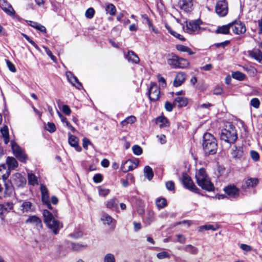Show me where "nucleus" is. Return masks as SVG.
I'll return each instance as SVG.
<instances>
[{
	"mask_svg": "<svg viewBox=\"0 0 262 262\" xmlns=\"http://www.w3.org/2000/svg\"><path fill=\"white\" fill-rule=\"evenodd\" d=\"M195 179L198 185L202 189L208 191L214 189L213 185L204 168H200L196 172Z\"/></svg>",
	"mask_w": 262,
	"mask_h": 262,
	"instance_id": "nucleus-1",
	"label": "nucleus"
},
{
	"mask_svg": "<svg viewBox=\"0 0 262 262\" xmlns=\"http://www.w3.org/2000/svg\"><path fill=\"white\" fill-rule=\"evenodd\" d=\"M202 145L206 154L214 155L216 152L217 141L211 134L206 133L204 134Z\"/></svg>",
	"mask_w": 262,
	"mask_h": 262,
	"instance_id": "nucleus-2",
	"label": "nucleus"
},
{
	"mask_svg": "<svg viewBox=\"0 0 262 262\" xmlns=\"http://www.w3.org/2000/svg\"><path fill=\"white\" fill-rule=\"evenodd\" d=\"M42 214L45 223L53 231L55 234H57L59 229L62 227V225L59 221L54 218L53 214L49 211L44 209Z\"/></svg>",
	"mask_w": 262,
	"mask_h": 262,
	"instance_id": "nucleus-3",
	"label": "nucleus"
},
{
	"mask_svg": "<svg viewBox=\"0 0 262 262\" xmlns=\"http://www.w3.org/2000/svg\"><path fill=\"white\" fill-rule=\"evenodd\" d=\"M220 138L222 140L230 144L234 143L237 139V135L233 125L229 124L222 130Z\"/></svg>",
	"mask_w": 262,
	"mask_h": 262,
	"instance_id": "nucleus-4",
	"label": "nucleus"
},
{
	"mask_svg": "<svg viewBox=\"0 0 262 262\" xmlns=\"http://www.w3.org/2000/svg\"><path fill=\"white\" fill-rule=\"evenodd\" d=\"M167 63L174 69H184L187 68L189 62L185 58H180L174 54L168 55Z\"/></svg>",
	"mask_w": 262,
	"mask_h": 262,
	"instance_id": "nucleus-5",
	"label": "nucleus"
},
{
	"mask_svg": "<svg viewBox=\"0 0 262 262\" xmlns=\"http://www.w3.org/2000/svg\"><path fill=\"white\" fill-rule=\"evenodd\" d=\"M14 155L21 162L26 163L28 156L24 149L20 148L14 141L11 142Z\"/></svg>",
	"mask_w": 262,
	"mask_h": 262,
	"instance_id": "nucleus-6",
	"label": "nucleus"
},
{
	"mask_svg": "<svg viewBox=\"0 0 262 262\" xmlns=\"http://www.w3.org/2000/svg\"><path fill=\"white\" fill-rule=\"evenodd\" d=\"M182 182L185 188L193 192L199 193V189L195 185L191 178L187 174H183Z\"/></svg>",
	"mask_w": 262,
	"mask_h": 262,
	"instance_id": "nucleus-7",
	"label": "nucleus"
},
{
	"mask_svg": "<svg viewBox=\"0 0 262 262\" xmlns=\"http://www.w3.org/2000/svg\"><path fill=\"white\" fill-rule=\"evenodd\" d=\"M149 98L151 101H156L159 99L160 91L159 87L155 83L151 82L148 91Z\"/></svg>",
	"mask_w": 262,
	"mask_h": 262,
	"instance_id": "nucleus-8",
	"label": "nucleus"
},
{
	"mask_svg": "<svg viewBox=\"0 0 262 262\" xmlns=\"http://www.w3.org/2000/svg\"><path fill=\"white\" fill-rule=\"evenodd\" d=\"M216 13L220 16H225L228 13L227 2L225 0L219 1L215 6Z\"/></svg>",
	"mask_w": 262,
	"mask_h": 262,
	"instance_id": "nucleus-9",
	"label": "nucleus"
},
{
	"mask_svg": "<svg viewBox=\"0 0 262 262\" xmlns=\"http://www.w3.org/2000/svg\"><path fill=\"white\" fill-rule=\"evenodd\" d=\"M230 27L233 33L238 35L244 34L246 31L245 24L240 21H235L230 24Z\"/></svg>",
	"mask_w": 262,
	"mask_h": 262,
	"instance_id": "nucleus-10",
	"label": "nucleus"
},
{
	"mask_svg": "<svg viewBox=\"0 0 262 262\" xmlns=\"http://www.w3.org/2000/svg\"><path fill=\"white\" fill-rule=\"evenodd\" d=\"M139 161L136 160L135 161L128 159L125 161L121 165V169L123 172H127L135 169L139 165Z\"/></svg>",
	"mask_w": 262,
	"mask_h": 262,
	"instance_id": "nucleus-11",
	"label": "nucleus"
},
{
	"mask_svg": "<svg viewBox=\"0 0 262 262\" xmlns=\"http://www.w3.org/2000/svg\"><path fill=\"white\" fill-rule=\"evenodd\" d=\"M0 7L8 15L14 17L15 11L12 6L5 0H0Z\"/></svg>",
	"mask_w": 262,
	"mask_h": 262,
	"instance_id": "nucleus-12",
	"label": "nucleus"
},
{
	"mask_svg": "<svg viewBox=\"0 0 262 262\" xmlns=\"http://www.w3.org/2000/svg\"><path fill=\"white\" fill-rule=\"evenodd\" d=\"M40 191L41 193V200L42 202L43 203V204L47 205V207L49 209L52 210L53 208L49 201V192L47 187L43 185H41Z\"/></svg>",
	"mask_w": 262,
	"mask_h": 262,
	"instance_id": "nucleus-13",
	"label": "nucleus"
},
{
	"mask_svg": "<svg viewBox=\"0 0 262 262\" xmlns=\"http://www.w3.org/2000/svg\"><path fill=\"white\" fill-rule=\"evenodd\" d=\"M200 20H192L189 21L186 25V30L189 33H198L200 29Z\"/></svg>",
	"mask_w": 262,
	"mask_h": 262,
	"instance_id": "nucleus-14",
	"label": "nucleus"
},
{
	"mask_svg": "<svg viewBox=\"0 0 262 262\" xmlns=\"http://www.w3.org/2000/svg\"><path fill=\"white\" fill-rule=\"evenodd\" d=\"M193 5L192 0H179L178 1L179 8L185 12L192 11Z\"/></svg>",
	"mask_w": 262,
	"mask_h": 262,
	"instance_id": "nucleus-15",
	"label": "nucleus"
},
{
	"mask_svg": "<svg viewBox=\"0 0 262 262\" xmlns=\"http://www.w3.org/2000/svg\"><path fill=\"white\" fill-rule=\"evenodd\" d=\"M13 183L17 187H23L26 184V180L20 173H17L13 175Z\"/></svg>",
	"mask_w": 262,
	"mask_h": 262,
	"instance_id": "nucleus-16",
	"label": "nucleus"
},
{
	"mask_svg": "<svg viewBox=\"0 0 262 262\" xmlns=\"http://www.w3.org/2000/svg\"><path fill=\"white\" fill-rule=\"evenodd\" d=\"M224 191L231 198H237L239 194V190L234 185L228 186Z\"/></svg>",
	"mask_w": 262,
	"mask_h": 262,
	"instance_id": "nucleus-17",
	"label": "nucleus"
},
{
	"mask_svg": "<svg viewBox=\"0 0 262 262\" xmlns=\"http://www.w3.org/2000/svg\"><path fill=\"white\" fill-rule=\"evenodd\" d=\"M68 142L69 144L72 147H74L76 151L78 152L81 151L82 148L78 144V139L75 136L69 134Z\"/></svg>",
	"mask_w": 262,
	"mask_h": 262,
	"instance_id": "nucleus-18",
	"label": "nucleus"
},
{
	"mask_svg": "<svg viewBox=\"0 0 262 262\" xmlns=\"http://www.w3.org/2000/svg\"><path fill=\"white\" fill-rule=\"evenodd\" d=\"M258 183V180L256 178H249L246 180L242 186V187L244 189H247L250 188H254L255 187Z\"/></svg>",
	"mask_w": 262,
	"mask_h": 262,
	"instance_id": "nucleus-19",
	"label": "nucleus"
},
{
	"mask_svg": "<svg viewBox=\"0 0 262 262\" xmlns=\"http://www.w3.org/2000/svg\"><path fill=\"white\" fill-rule=\"evenodd\" d=\"M186 74L184 72H179L173 81V85L175 87H178L182 84L186 80Z\"/></svg>",
	"mask_w": 262,
	"mask_h": 262,
	"instance_id": "nucleus-20",
	"label": "nucleus"
},
{
	"mask_svg": "<svg viewBox=\"0 0 262 262\" xmlns=\"http://www.w3.org/2000/svg\"><path fill=\"white\" fill-rule=\"evenodd\" d=\"M20 210L23 213H29L33 211L32 203L28 201H23L19 207Z\"/></svg>",
	"mask_w": 262,
	"mask_h": 262,
	"instance_id": "nucleus-21",
	"label": "nucleus"
},
{
	"mask_svg": "<svg viewBox=\"0 0 262 262\" xmlns=\"http://www.w3.org/2000/svg\"><path fill=\"white\" fill-rule=\"evenodd\" d=\"M66 76L69 82L76 88L80 89L82 86L81 84L78 81L77 78L71 72H67Z\"/></svg>",
	"mask_w": 262,
	"mask_h": 262,
	"instance_id": "nucleus-22",
	"label": "nucleus"
},
{
	"mask_svg": "<svg viewBox=\"0 0 262 262\" xmlns=\"http://www.w3.org/2000/svg\"><path fill=\"white\" fill-rule=\"evenodd\" d=\"M231 154L234 159H241L243 157L244 152L242 146H233Z\"/></svg>",
	"mask_w": 262,
	"mask_h": 262,
	"instance_id": "nucleus-23",
	"label": "nucleus"
},
{
	"mask_svg": "<svg viewBox=\"0 0 262 262\" xmlns=\"http://www.w3.org/2000/svg\"><path fill=\"white\" fill-rule=\"evenodd\" d=\"M178 249H183L186 252L192 255H196L199 252V250L198 248L191 244L186 245L182 247H178Z\"/></svg>",
	"mask_w": 262,
	"mask_h": 262,
	"instance_id": "nucleus-24",
	"label": "nucleus"
},
{
	"mask_svg": "<svg viewBox=\"0 0 262 262\" xmlns=\"http://www.w3.org/2000/svg\"><path fill=\"white\" fill-rule=\"evenodd\" d=\"M250 57L255 59L259 62L262 60V52L258 49H254L248 51Z\"/></svg>",
	"mask_w": 262,
	"mask_h": 262,
	"instance_id": "nucleus-25",
	"label": "nucleus"
},
{
	"mask_svg": "<svg viewBox=\"0 0 262 262\" xmlns=\"http://www.w3.org/2000/svg\"><path fill=\"white\" fill-rule=\"evenodd\" d=\"M6 164L8 166V170L10 172L11 170L15 169L18 166L17 160L12 157H8L6 159Z\"/></svg>",
	"mask_w": 262,
	"mask_h": 262,
	"instance_id": "nucleus-26",
	"label": "nucleus"
},
{
	"mask_svg": "<svg viewBox=\"0 0 262 262\" xmlns=\"http://www.w3.org/2000/svg\"><path fill=\"white\" fill-rule=\"evenodd\" d=\"M125 56L129 62H132L134 63H138L140 61L139 57L133 51H128L127 54H125Z\"/></svg>",
	"mask_w": 262,
	"mask_h": 262,
	"instance_id": "nucleus-27",
	"label": "nucleus"
},
{
	"mask_svg": "<svg viewBox=\"0 0 262 262\" xmlns=\"http://www.w3.org/2000/svg\"><path fill=\"white\" fill-rule=\"evenodd\" d=\"M188 100L183 97H178L173 101V105L178 107L186 106L188 104Z\"/></svg>",
	"mask_w": 262,
	"mask_h": 262,
	"instance_id": "nucleus-28",
	"label": "nucleus"
},
{
	"mask_svg": "<svg viewBox=\"0 0 262 262\" xmlns=\"http://www.w3.org/2000/svg\"><path fill=\"white\" fill-rule=\"evenodd\" d=\"M26 223L32 224L36 227H41L42 226L41 220L35 215L29 216Z\"/></svg>",
	"mask_w": 262,
	"mask_h": 262,
	"instance_id": "nucleus-29",
	"label": "nucleus"
},
{
	"mask_svg": "<svg viewBox=\"0 0 262 262\" xmlns=\"http://www.w3.org/2000/svg\"><path fill=\"white\" fill-rule=\"evenodd\" d=\"M10 172L6 168L5 164L0 165V178H2L4 181H6L10 175Z\"/></svg>",
	"mask_w": 262,
	"mask_h": 262,
	"instance_id": "nucleus-30",
	"label": "nucleus"
},
{
	"mask_svg": "<svg viewBox=\"0 0 262 262\" xmlns=\"http://www.w3.org/2000/svg\"><path fill=\"white\" fill-rule=\"evenodd\" d=\"M13 191V189L12 184L11 183H7L5 181V191L3 192V196L8 197L10 196Z\"/></svg>",
	"mask_w": 262,
	"mask_h": 262,
	"instance_id": "nucleus-31",
	"label": "nucleus"
},
{
	"mask_svg": "<svg viewBox=\"0 0 262 262\" xmlns=\"http://www.w3.org/2000/svg\"><path fill=\"white\" fill-rule=\"evenodd\" d=\"M157 123L160 128L168 127L169 126L167 119L164 116H160L157 118Z\"/></svg>",
	"mask_w": 262,
	"mask_h": 262,
	"instance_id": "nucleus-32",
	"label": "nucleus"
},
{
	"mask_svg": "<svg viewBox=\"0 0 262 262\" xmlns=\"http://www.w3.org/2000/svg\"><path fill=\"white\" fill-rule=\"evenodd\" d=\"M101 220L104 224H107L108 225L112 224L113 226H115L116 223V221L107 214H104L101 217Z\"/></svg>",
	"mask_w": 262,
	"mask_h": 262,
	"instance_id": "nucleus-33",
	"label": "nucleus"
},
{
	"mask_svg": "<svg viewBox=\"0 0 262 262\" xmlns=\"http://www.w3.org/2000/svg\"><path fill=\"white\" fill-rule=\"evenodd\" d=\"M57 114L58 115V116L61 119V121L62 123H65L66 126L70 129L72 132H74L75 131V129L74 127H73L70 123L68 121V119L66 117L63 116L60 112H59L58 110H57Z\"/></svg>",
	"mask_w": 262,
	"mask_h": 262,
	"instance_id": "nucleus-34",
	"label": "nucleus"
},
{
	"mask_svg": "<svg viewBox=\"0 0 262 262\" xmlns=\"http://www.w3.org/2000/svg\"><path fill=\"white\" fill-rule=\"evenodd\" d=\"M1 134L4 138V142L7 144L9 142V136L8 127L5 125L1 129Z\"/></svg>",
	"mask_w": 262,
	"mask_h": 262,
	"instance_id": "nucleus-35",
	"label": "nucleus"
},
{
	"mask_svg": "<svg viewBox=\"0 0 262 262\" xmlns=\"http://www.w3.org/2000/svg\"><path fill=\"white\" fill-rule=\"evenodd\" d=\"M219 228V226L216 224L215 225L208 224V225H205L200 226L199 227V230L200 232H202L204 230H211L212 231H215Z\"/></svg>",
	"mask_w": 262,
	"mask_h": 262,
	"instance_id": "nucleus-36",
	"label": "nucleus"
},
{
	"mask_svg": "<svg viewBox=\"0 0 262 262\" xmlns=\"http://www.w3.org/2000/svg\"><path fill=\"white\" fill-rule=\"evenodd\" d=\"M28 24L30 25L33 28H35L36 29L40 31L41 32H46V28L41 25V24L32 21H28Z\"/></svg>",
	"mask_w": 262,
	"mask_h": 262,
	"instance_id": "nucleus-37",
	"label": "nucleus"
},
{
	"mask_svg": "<svg viewBox=\"0 0 262 262\" xmlns=\"http://www.w3.org/2000/svg\"><path fill=\"white\" fill-rule=\"evenodd\" d=\"M144 173L145 176L149 180H151L154 177V173L152 168L149 166H146L144 168Z\"/></svg>",
	"mask_w": 262,
	"mask_h": 262,
	"instance_id": "nucleus-38",
	"label": "nucleus"
},
{
	"mask_svg": "<svg viewBox=\"0 0 262 262\" xmlns=\"http://www.w3.org/2000/svg\"><path fill=\"white\" fill-rule=\"evenodd\" d=\"M230 28V24H229L227 25H225L219 27L216 32L217 33L227 34L229 33V30Z\"/></svg>",
	"mask_w": 262,
	"mask_h": 262,
	"instance_id": "nucleus-39",
	"label": "nucleus"
},
{
	"mask_svg": "<svg viewBox=\"0 0 262 262\" xmlns=\"http://www.w3.org/2000/svg\"><path fill=\"white\" fill-rule=\"evenodd\" d=\"M118 201L116 198H113L109 200L106 206L110 209H117L118 208Z\"/></svg>",
	"mask_w": 262,
	"mask_h": 262,
	"instance_id": "nucleus-40",
	"label": "nucleus"
},
{
	"mask_svg": "<svg viewBox=\"0 0 262 262\" xmlns=\"http://www.w3.org/2000/svg\"><path fill=\"white\" fill-rule=\"evenodd\" d=\"M28 183L29 184L34 186L38 184L37 178L32 173H28Z\"/></svg>",
	"mask_w": 262,
	"mask_h": 262,
	"instance_id": "nucleus-41",
	"label": "nucleus"
},
{
	"mask_svg": "<svg viewBox=\"0 0 262 262\" xmlns=\"http://www.w3.org/2000/svg\"><path fill=\"white\" fill-rule=\"evenodd\" d=\"M177 49L181 52H187L189 55L193 54V52L188 47L182 45H179L176 46Z\"/></svg>",
	"mask_w": 262,
	"mask_h": 262,
	"instance_id": "nucleus-42",
	"label": "nucleus"
},
{
	"mask_svg": "<svg viewBox=\"0 0 262 262\" xmlns=\"http://www.w3.org/2000/svg\"><path fill=\"white\" fill-rule=\"evenodd\" d=\"M211 106V104L209 103L198 104L196 107V109L199 112H201L203 110H206V112L208 113L209 111L210 110V107Z\"/></svg>",
	"mask_w": 262,
	"mask_h": 262,
	"instance_id": "nucleus-43",
	"label": "nucleus"
},
{
	"mask_svg": "<svg viewBox=\"0 0 262 262\" xmlns=\"http://www.w3.org/2000/svg\"><path fill=\"white\" fill-rule=\"evenodd\" d=\"M232 76L234 79L240 81L244 80L246 77L245 74L239 71L232 73Z\"/></svg>",
	"mask_w": 262,
	"mask_h": 262,
	"instance_id": "nucleus-44",
	"label": "nucleus"
},
{
	"mask_svg": "<svg viewBox=\"0 0 262 262\" xmlns=\"http://www.w3.org/2000/svg\"><path fill=\"white\" fill-rule=\"evenodd\" d=\"M105 11L107 13H109L111 15H114L116 14V9L113 4H108L105 8Z\"/></svg>",
	"mask_w": 262,
	"mask_h": 262,
	"instance_id": "nucleus-45",
	"label": "nucleus"
},
{
	"mask_svg": "<svg viewBox=\"0 0 262 262\" xmlns=\"http://www.w3.org/2000/svg\"><path fill=\"white\" fill-rule=\"evenodd\" d=\"M71 248L74 251H79L85 249L86 247V245L81 244L79 243H74L71 244Z\"/></svg>",
	"mask_w": 262,
	"mask_h": 262,
	"instance_id": "nucleus-46",
	"label": "nucleus"
},
{
	"mask_svg": "<svg viewBox=\"0 0 262 262\" xmlns=\"http://www.w3.org/2000/svg\"><path fill=\"white\" fill-rule=\"evenodd\" d=\"M156 204L159 209H161L167 205V201L164 198H159L156 200Z\"/></svg>",
	"mask_w": 262,
	"mask_h": 262,
	"instance_id": "nucleus-47",
	"label": "nucleus"
},
{
	"mask_svg": "<svg viewBox=\"0 0 262 262\" xmlns=\"http://www.w3.org/2000/svg\"><path fill=\"white\" fill-rule=\"evenodd\" d=\"M136 120V118L134 116H130L129 117H127L126 119H125L124 120H123L121 122V124L122 126H124L127 125L128 123H134Z\"/></svg>",
	"mask_w": 262,
	"mask_h": 262,
	"instance_id": "nucleus-48",
	"label": "nucleus"
},
{
	"mask_svg": "<svg viewBox=\"0 0 262 262\" xmlns=\"http://www.w3.org/2000/svg\"><path fill=\"white\" fill-rule=\"evenodd\" d=\"M45 129L50 133H54L56 130L55 124L53 122H48L45 126Z\"/></svg>",
	"mask_w": 262,
	"mask_h": 262,
	"instance_id": "nucleus-49",
	"label": "nucleus"
},
{
	"mask_svg": "<svg viewBox=\"0 0 262 262\" xmlns=\"http://www.w3.org/2000/svg\"><path fill=\"white\" fill-rule=\"evenodd\" d=\"M103 261L104 262H115V256L112 253H107L104 256Z\"/></svg>",
	"mask_w": 262,
	"mask_h": 262,
	"instance_id": "nucleus-50",
	"label": "nucleus"
},
{
	"mask_svg": "<svg viewBox=\"0 0 262 262\" xmlns=\"http://www.w3.org/2000/svg\"><path fill=\"white\" fill-rule=\"evenodd\" d=\"M43 49H45V51L46 53V54L50 57L51 59L54 62H57V59H56V57L53 55V54L52 53V52L50 51V50L45 47V46H43Z\"/></svg>",
	"mask_w": 262,
	"mask_h": 262,
	"instance_id": "nucleus-51",
	"label": "nucleus"
},
{
	"mask_svg": "<svg viewBox=\"0 0 262 262\" xmlns=\"http://www.w3.org/2000/svg\"><path fill=\"white\" fill-rule=\"evenodd\" d=\"M176 236L177 237V239L176 241H173L174 242H178L182 244H184L186 243V238L184 235L181 234H177Z\"/></svg>",
	"mask_w": 262,
	"mask_h": 262,
	"instance_id": "nucleus-52",
	"label": "nucleus"
},
{
	"mask_svg": "<svg viewBox=\"0 0 262 262\" xmlns=\"http://www.w3.org/2000/svg\"><path fill=\"white\" fill-rule=\"evenodd\" d=\"M132 149L134 154L138 156L141 155L143 151L142 148L137 145H134Z\"/></svg>",
	"mask_w": 262,
	"mask_h": 262,
	"instance_id": "nucleus-53",
	"label": "nucleus"
},
{
	"mask_svg": "<svg viewBox=\"0 0 262 262\" xmlns=\"http://www.w3.org/2000/svg\"><path fill=\"white\" fill-rule=\"evenodd\" d=\"M94 9L92 8H90L86 11L85 15L88 18H92L94 16Z\"/></svg>",
	"mask_w": 262,
	"mask_h": 262,
	"instance_id": "nucleus-54",
	"label": "nucleus"
},
{
	"mask_svg": "<svg viewBox=\"0 0 262 262\" xmlns=\"http://www.w3.org/2000/svg\"><path fill=\"white\" fill-rule=\"evenodd\" d=\"M99 193L100 195L105 196L107 195L110 192V190L103 188L102 187H99Z\"/></svg>",
	"mask_w": 262,
	"mask_h": 262,
	"instance_id": "nucleus-55",
	"label": "nucleus"
},
{
	"mask_svg": "<svg viewBox=\"0 0 262 262\" xmlns=\"http://www.w3.org/2000/svg\"><path fill=\"white\" fill-rule=\"evenodd\" d=\"M250 104L253 107L257 108L259 106V100L256 98H253L251 100Z\"/></svg>",
	"mask_w": 262,
	"mask_h": 262,
	"instance_id": "nucleus-56",
	"label": "nucleus"
},
{
	"mask_svg": "<svg viewBox=\"0 0 262 262\" xmlns=\"http://www.w3.org/2000/svg\"><path fill=\"white\" fill-rule=\"evenodd\" d=\"M157 256L159 259H163L165 258H169L170 257V255L167 252H166L165 251H163V252L158 253L157 254Z\"/></svg>",
	"mask_w": 262,
	"mask_h": 262,
	"instance_id": "nucleus-57",
	"label": "nucleus"
},
{
	"mask_svg": "<svg viewBox=\"0 0 262 262\" xmlns=\"http://www.w3.org/2000/svg\"><path fill=\"white\" fill-rule=\"evenodd\" d=\"M250 155H251V158L254 161H257L259 159V155L258 153L256 151L252 150L250 152Z\"/></svg>",
	"mask_w": 262,
	"mask_h": 262,
	"instance_id": "nucleus-58",
	"label": "nucleus"
},
{
	"mask_svg": "<svg viewBox=\"0 0 262 262\" xmlns=\"http://www.w3.org/2000/svg\"><path fill=\"white\" fill-rule=\"evenodd\" d=\"M166 187L167 189L170 191L174 190V184L172 181H168L166 183Z\"/></svg>",
	"mask_w": 262,
	"mask_h": 262,
	"instance_id": "nucleus-59",
	"label": "nucleus"
},
{
	"mask_svg": "<svg viewBox=\"0 0 262 262\" xmlns=\"http://www.w3.org/2000/svg\"><path fill=\"white\" fill-rule=\"evenodd\" d=\"M23 36L36 49H37L38 50H39V48L38 46L28 35H27L26 34H23Z\"/></svg>",
	"mask_w": 262,
	"mask_h": 262,
	"instance_id": "nucleus-60",
	"label": "nucleus"
},
{
	"mask_svg": "<svg viewBox=\"0 0 262 262\" xmlns=\"http://www.w3.org/2000/svg\"><path fill=\"white\" fill-rule=\"evenodd\" d=\"M93 181L96 183H100L102 181V176L101 174H96L93 177Z\"/></svg>",
	"mask_w": 262,
	"mask_h": 262,
	"instance_id": "nucleus-61",
	"label": "nucleus"
},
{
	"mask_svg": "<svg viewBox=\"0 0 262 262\" xmlns=\"http://www.w3.org/2000/svg\"><path fill=\"white\" fill-rule=\"evenodd\" d=\"M6 63L10 71H11L12 72H15L16 71L14 65L11 61H10L9 60H7Z\"/></svg>",
	"mask_w": 262,
	"mask_h": 262,
	"instance_id": "nucleus-62",
	"label": "nucleus"
},
{
	"mask_svg": "<svg viewBox=\"0 0 262 262\" xmlns=\"http://www.w3.org/2000/svg\"><path fill=\"white\" fill-rule=\"evenodd\" d=\"M62 112L67 115H70L71 113V110L67 105H63L62 107Z\"/></svg>",
	"mask_w": 262,
	"mask_h": 262,
	"instance_id": "nucleus-63",
	"label": "nucleus"
},
{
	"mask_svg": "<svg viewBox=\"0 0 262 262\" xmlns=\"http://www.w3.org/2000/svg\"><path fill=\"white\" fill-rule=\"evenodd\" d=\"M158 77L159 82L161 83V86L163 88H165L166 86L165 79L164 78V77H161L160 75H158Z\"/></svg>",
	"mask_w": 262,
	"mask_h": 262,
	"instance_id": "nucleus-64",
	"label": "nucleus"
}]
</instances>
